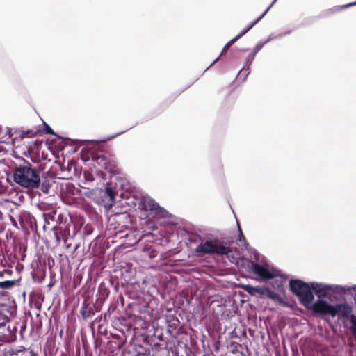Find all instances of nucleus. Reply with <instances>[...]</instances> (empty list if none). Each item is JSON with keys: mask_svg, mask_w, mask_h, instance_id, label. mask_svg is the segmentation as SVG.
<instances>
[{"mask_svg": "<svg viewBox=\"0 0 356 356\" xmlns=\"http://www.w3.org/2000/svg\"><path fill=\"white\" fill-rule=\"evenodd\" d=\"M240 38H241V36L239 34L236 35L234 38H233L231 40H229L227 43V46H231L232 44H234Z\"/></svg>", "mask_w": 356, "mask_h": 356, "instance_id": "obj_38", "label": "nucleus"}, {"mask_svg": "<svg viewBox=\"0 0 356 356\" xmlns=\"http://www.w3.org/2000/svg\"><path fill=\"white\" fill-rule=\"evenodd\" d=\"M168 327L170 328H175V329L177 325H179V321L177 318H176V319L174 318L172 321H168Z\"/></svg>", "mask_w": 356, "mask_h": 356, "instance_id": "obj_33", "label": "nucleus"}, {"mask_svg": "<svg viewBox=\"0 0 356 356\" xmlns=\"http://www.w3.org/2000/svg\"><path fill=\"white\" fill-rule=\"evenodd\" d=\"M236 356H245V355H244L243 353L240 352L237 354Z\"/></svg>", "mask_w": 356, "mask_h": 356, "instance_id": "obj_45", "label": "nucleus"}, {"mask_svg": "<svg viewBox=\"0 0 356 356\" xmlns=\"http://www.w3.org/2000/svg\"><path fill=\"white\" fill-rule=\"evenodd\" d=\"M54 235H55L56 241H60L63 240V236L58 234V230H54Z\"/></svg>", "mask_w": 356, "mask_h": 356, "instance_id": "obj_39", "label": "nucleus"}, {"mask_svg": "<svg viewBox=\"0 0 356 356\" xmlns=\"http://www.w3.org/2000/svg\"><path fill=\"white\" fill-rule=\"evenodd\" d=\"M265 44L266 42H259L255 46L252 52L250 54L245 58V64L251 63L254 59L256 54L264 47Z\"/></svg>", "mask_w": 356, "mask_h": 356, "instance_id": "obj_15", "label": "nucleus"}, {"mask_svg": "<svg viewBox=\"0 0 356 356\" xmlns=\"http://www.w3.org/2000/svg\"><path fill=\"white\" fill-rule=\"evenodd\" d=\"M257 24L254 21L251 22L249 24H248L238 34L242 37L245 33H247L254 26Z\"/></svg>", "mask_w": 356, "mask_h": 356, "instance_id": "obj_28", "label": "nucleus"}, {"mask_svg": "<svg viewBox=\"0 0 356 356\" xmlns=\"http://www.w3.org/2000/svg\"><path fill=\"white\" fill-rule=\"evenodd\" d=\"M189 241L191 243H198L195 251L201 255L222 256L232 252L231 243L229 241L221 239L210 233L192 234Z\"/></svg>", "mask_w": 356, "mask_h": 356, "instance_id": "obj_2", "label": "nucleus"}, {"mask_svg": "<svg viewBox=\"0 0 356 356\" xmlns=\"http://www.w3.org/2000/svg\"><path fill=\"white\" fill-rule=\"evenodd\" d=\"M312 288L314 294L318 300H332L334 294L341 296L347 294V286L339 284H327L322 282H312Z\"/></svg>", "mask_w": 356, "mask_h": 356, "instance_id": "obj_5", "label": "nucleus"}, {"mask_svg": "<svg viewBox=\"0 0 356 356\" xmlns=\"http://www.w3.org/2000/svg\"><path fill=\"white\" fill-rule=\"evenodd\" d=\"M277 0H273V1L271 3V4L266 9V10L255 20L256 24H257L261 19L267 14V13L269 11V10L271 8V7L275 3V2Z\"/></svg>", "mask_w": 356, "mask_h": 356, "instance_id": "obj_29", "label": "nucleus"}, {"mask_svg": "<svg viewBox=\"0 0 356 356\" xmlns=\"http://www.w3.org/2000/svg\"><path fill=\"white\" fill-rule=\"evenodd\" d=\"M239 231H240V236L238 237V241H242V240H245V237L243 235V233H242V231L241 229H239Z\"/></svg>", "mask_w": 356, "mask_h": 356, "instance_id": "obj_43", "label": "nucleus"}, {"mask_svg": "<svg viewBox=\"0 0 356 356\" xmlns=\"http://www.w3.org/2000/svg\"><path fill=\"white\" fill-rule=\"evenodd\" d=\"M293 30H289V31H286L282 33H280L278 34V35H281V38H282L283 37L287 35H289L292 33Z\"/></svg>", "mask_w": 356, "mask_h": 356, "instance_id": "obj_42", "label": "nucleus"}, {"mask_svg": "<svg viewBox=\"0 0 356 356\" xmlns=\"http://www.w3.org/2000/svg\"><path fill=\"white\" fill-rule=\"evenodd\" d=\"M230 47V46H227V44H225V46L224 47L223 49L222 50V51H221L220 54V55H219V56H218L215 59V60H214V61H213V63H211V65H209V67H208L204 70V72H206V71H207L209 67H211L212 65H213L215 63H216L219 60V59H220V56L222 55V54H223L224 51H225L227 48H228V47Z\"/></svg>", "mask_w": 356, "mask_h": 356, "instance_id": "obj_34", "label": "nucleus"}, {"mask_svg": "<svg viewBox=\"0 0 356 356\" xmlns=\"http://www.w3.org/2000/svg\"><path fill=\"white\" fill-rule=\"evenodd\" d=\"M115 230L113 237L116 239L118 238L122 240V242L123 243V241L127 236L129 229L127 227H125L124 229H123V227H120L118 228H115Z\"/></svg>", "mask_w": 356, "mask_h": 356, "instance_id": "obj_16", "label": "nucleus"}, {"mask_svg": "<svg viewBox=\"0 0 356 356\" xmlns=\"http://www.w3.org/2000/svg\"><path fill=\"white\" fill-rule=\"evenodd\" d=\"M17 328L6 321L0 322V343H10L16 340Z\"/></svg>", "mask_w": 356, "mask_h": 356, "instance_id": "obj_7", "label": "nucleus"}, {"mask_svg": "<svg viewBox=\"0 0 356 356\" xmlns=\"http://www.w3.org/2000/svg\"><path fill=\"white\" fill-rule=\"evenodd\" d=\"M44 207H46L44 204V205H40V209H44Z\"/></svg>", "mask_w": 356, "mask_h": 356, "instance_id": "obj_47", "label": "nucleus"}, {"mask_svg": "<svg viewBox=\"0 0 356 356\" xmlns=\"http://www.w3.org/2000/svg\"><path fill=\"white\" fill-rule=\"evenodd\" d=\"M143 238V235L136 230L129 229L127 236L123 241V243L127 246H132L139 242Z\"/></svg>", "mask_w": 356, "mask_h": 356, "instance_id": "obj_12", "label": "nucleus"}, {"mask_svg": "<svg viewBox=\"0 0 356 356\" xmlns=\"http://www.w3.org/2000/svg\"><path fill=\"white\" fill-rule=\"evenodd\" d=\"M243 68H241L238 72V75L241 73L242 70H243Z\"/></svg>", "mask_w": 356, "mask_h": 356, "instance_id": "obj_48", "label": "nucleus"}, {"mask_svg": "<svg viewBox=\"0 0 356 356\" xmlns=\"http://www.w3.org/2000/svg\"><path fill=\"white\" fill-rule=\"evenodd\" d=\"M23 353L24 356H38L37 353H35L32 350H26L25 348L24 350H19L15 354L17 355L18 353Z\"/></svg>", "mask_w": 356, "mask_h": 356, "instance_id": "obj_27", "label": "nucleus"}, {"mask_svg": "<svg viewBox=\"0 0 356 356\" xmlns=\"http://www.w3.org/2000/svg\"><path fill=\"white\" fill-rule=\"evenodd\" d=\"M13 275V270L10 268L0 270V279L10 277Z\"/></svg>", "mask_w": 356, "mask_h": 356, "instance_id": "obj_24", "label": "nucleus"}, {"mask_svg": "<svg viewBox=\"0 0 356 356\" xmlns=\"http://www.w3.org/2000/svg\"><path fill=\"white\" fill-rule=\"evenodd\" d=\"M266 296L268 297L269 298L273 300H277V301H281L282 300V298L280 296V295H279L277 293L270 290L268 289V290L267 291V294H266Z\"/></svg>", "mask_w": 356, "mask_h": 356, "instance_id": "obj_21", "label": "nucleus"}, {"mask_svg": "<svg viewBox=\"0 0 356 356\" xmlns=\"http://www.w3.org/2000/svg\"><path fill=\"white\" fill-rule=\"evenodd\" d=\"M245 78L250 73V70L249 67H248L246 70H245Z\"/></svg>", "mask_w": 356, "mask_h": 356, "instance_id": "obj_44", "label": "nucleus"}, {"mask_svg": "<svg viewBox=\"0 0 356 356\" xmlns=\"http://www.w3.org/2000/svg\"><path fill=\"white\" fill-rule=\"evenodd\" d=\"M258 291H257V294H260L261 296H266V294H267V291L268 290V289L266 288V287H263V286H258Z\"/></svg>", "mask_w": 356, "mask_h": 356, "instance_id": "obj_36", "label": "nucleus"}, {"mask_svg": "<svg viewBox=\"0 0 356 356\" xmlns=\"http://www.w3.org/2000/svg\"><path fill=\"white\" fill-rule=\"evenodd\" d=\"M350 294L356 302V284L347 286V294Z\"/></svg>", "mask_w": 356, "mask_h": 356, "instance_id": "obj_25", "label": "nucleus"}, {"mask_svg": "<svg viewBox=\"0 0 356 356\" xmlns=\"http://www.w3.org/2000/svg\"><path fill=\"white\" fill-rule=\"evenodd\" d=\"M280 39H281V35H275L274 34H270L268 36V40L266 41H265L264 42H266V44H267L268 42H269L270 41L275 40H280Z\"/></svg>", "mask_w": 356, "mask_h": 356, "instance_id": "obj_35", "label": "nucleus"}, {"mask_svg": "<svg viewBox=\"0 0 356 356\" xmlns=\"http://www.w3.org/2000/svg\"><path fill=\"white\" fill-rule=\"evenodd\" d=\"M102 203L105 207H112L115 202L116 192L114 190L112 183H106L104 188L101 191Z\"/></svg>", "mask_w": 356, "mask_h": 356, "instance_id": "obj_9", "label": "nucleus"}, {"mask_svg": "<svg viewBox=\"0 0 356 356\" xmlns=\"http://www.w3.org/2000/svg\"><path fill=\"white\" fill-rule=\"evenodd\" d=\"M125 131H126V130H124V131H120V132H119V133H117V134H113V135L109 136H108V137H106V138H102V139L99 140V142H101V143H105V142H106L107 140H111V139H113V138H114L117 137L118 136L121 135L122 134L124 133Z\"/></svg>", "mask_w": 356, "mask_h": 356, "instance_id": "obj_30", "label": "nucleus"}, {"mask_svg": "<svg viewBox=\"0 0 356 356\" xmlns=\"http://www.w3.org/2000/svg\"><path fill=\"white\" fill-rule=\"evenodd\" d=\"M355 5H356V1L342 6L340 10H342V9H344V8H347L351 7L353 6H355Z\"/></svg>", "mask_w": 356, "mask_h": 356, "instance_id": "obj_40", "label": "nucleus"}, {"mask_svg": "<svg viewBox=\"0 0 356 356\" xmlns=\"http://www.w3.org/2000/svg\"><path fill=\"white\" fill-rule=\"evenodd\" d=\"M5 129H6L5 136H8V138H10L12 136L11 129L9 127H6Z\"/></svg>", "mask_w": 356, "mask_h": 356, "instance_id": "obj_41", "label": "nucleus"}, {"mask_svg": "<svg viewBox=\"0 0 356 356\" xmlns=\"http://www.w3.org/2000/svg\"><path fill=\"white\" fill-rule=\"evenodd\" d=\"M17 280H3L0 281V289H12L17 282Z\"/></svg>", "mask_w": 356, "mask_h": 356, "instance_id": "obj_17", "label": "nucleus"}, {"mask_svg": "<svg viewBox=\"0 0 356 356\" xmlns=\"http://www.w3.org/2000/svg\"><path fill=\"white\" fill-rule=\"evenodd\" d=\"M244 290L251 296H255L258 291V286H253L249 284L244 285Z\"/></svg>", "mask_w": 356, "mask_h": 356, "instance_id": "obj_20", "label": "nucleus"}, {"mask_svg": "<svg viewBox=\"0 0 356 356\" xmlns=\"http://www.w3.org/2000/svg\"><path fill=\"white\" fill-rule=\"evenodd\" d=\"M353 307L348 303L334 304V316H341L343 318L348 320L350 323L352 321Z\"/></svg>", "mask_w": 356, "mask_h": 356, "instance_id": "obj_10", "label": "nucleus"}, {"mask_svg": "<svg viewBox=\"0 0 356 356\" xmlns=\"http://www.w3.org/2000/svg\"><path fill=\"white\" fill-rule=\"evenodd\" d=\"M93 232V228L91 225H86L83 229V234L85 236H89Z\"/></svg>", "mask_w": 356, "mask_h": 356, "instance_id": "obj_31", "label": "nucleus"}, {"mask_svg": "<svg viewBox=\"0 0 356 356\" xmlns=\"http://www.w3.org/2000/svg\"><path fill=\"white\" fill-rule=\"evenodd\" d=\"M312 308L316 314L334 317V305L329 303L325 300H317L313 303Z\"/></svg>", "mask_w": 356, "mask_h": 356, "instance_id": "obj_8", "label": "nucleus"}, {"mask_svg": "<svg viewBox=\"0 0 356 356\" xmlns=\"http://www.w3.org/2000/svg\"><path fill=\"white\" fill-rule=\"evenodd\" d=\"M289 289L305 307L308 308L314 302V295L312 291V282L307 283L299 279L291 280Z\"/></svg>", "mask_w": 356, "mask_h": 356, "instance_id": "obj_4", "label": "nucleus"}, {"mask_svg": "<svg viewBox=\"0 0 356 356\" xmlns=\"http://www.w3.org/2000/svg\"><path fill=\"white\" fill-rule=\"evenodd\" d=\"M24 136L27 138H33L35 137L37 134L33 130H28L24 133Z\"/></svg>", "mask_w": 356, "mask_h": 356, "instance_id": "obj_37", "label": "nucleus"}, {"mask_svg": "<svg viewBox=\"0 0 356 356\" xmlns=\"http://www.w3.org/2000/svg\"><path fill=\"white\" fill-rule=\"evenodd\" d=\"M7 261L6 260L5 250L2 246H0V266L6 267Z\"/></svg>", "mask_w": 356, "mask_h": 356, "instance_id": "obj_22", "label": "nucleus"}, {"mask_svg": "<svg viewBox=\"0 0 356 356\" xmlns=\"http://www.w3.org/2000/svg\"><path fill=\"white\" fill-rule=\"evenodd\" d=\"M98 291L103 296H105V297H108L109 295V291L106 289V287L105 286V284L104 283H101L99 285Z\"/></svg>", "mask_w": 356, "mask_h": 356, "instance_id": "obj_26", "label": "nucleus"}, {"mask_svg": "<svg viewBox=\"0 0 356 356\" xmlns=\"http://www.w3.org/2000/svg\"><path fill=\"white\" fill-rule=\"evenodd\" d=\"M350 330L353 336L356 339V315H353L350 322Z\"/></svg>", "mask_w": 356, "mask_h": 356, "instance_id": "obj_23", "label": "nucleus"}, {"mask_svg": "<svg viewBox=\"0 0 356 356\" xmlns=\"http://www.w3.org/2000/svg\"><path fill=\"white\" fill-rule=\"evenodd\" d=\"M57 211L56 209H53L49 212H44L43 213L44 219L46 222H49V220L54 221L56 218V214Z\"/></svg>", "mask_w": 356, "mask_h": 356, "instance_id": "obj_18", "label": "nucleus"}, {"mask_svg": "<svg viewBox=\"0 0 356 356\" xmlns=\"http://www.w3.org/2000/svg\"><path fill=\"white\" fill-rule=\"evenodd\" d=\"M250 268L255 275L262 280H271V285L278 291L284 290V284L287 280V276L280 273L279 270L275 269L268 264H259L252 262Z\"/></svg>", "mask_w": 356, "mask_h": 356, "instance_id": "obj_3", "label": "nucleus"}, {"mask_svg": "<svg viewBox=\"0 0 356 356\" xmlns=\"http://www.w3.org/2000/svg\"><path fill=\"white\" fill-rule=\"evenodd\" d=\"M69 220H72L71 219H68L67 217L62 213H59L56 218V225H64L68 223Z\"/></svg>", "mask_w": 356, "mask_h": 356, "instance_id": "obj_19", "label": "nucleus"}, {"mask_svg": "<svg viewBox=\"0 0 356 356\" xmlns=\"http://www.w3.org/2000/svg\"><path fill=\"white\" fill-rule=\"evenodd\" d=\"M247 50H248V49H243L242 51H247Z\"/></svg>", "mask_w": 356, "mask_h": 356, "instance_id": "obj_49", "label": "nucleus"}, {"mask_svg": "<svg viewBox=\"0 0 356 356\" xmlns=\"http://www.w3.org/2000/svg\"><path fill=\"white\" fill-rule=\"evenodd\" d=\"M80 313L84 320H88L95 313V305L91 304L89 300L84 299L81 305Z\"/></svg>", "mask_w": 356, "mask_h": 356, "instance_id": "obj_11", "label": "nucleus"}, {"mask_svg": "<svg viewBox=\"0 0 356 356\" xmlns=\"http://www.w3.org/2000/svg\"><path fill=\"white\" fill-rule=\"evenodd\" d=\"M14 181L26 188L40 189L43 193L49 194L54 181L51 178L42 176L35 167L28 161L22 159V163L13 170Z\"/></svg>", "mask_w": 356, "mask_h": 356, "instance_id": "obj_1", "label": "nucleus"}, {"mask_svg": "<svg viewBox=\"0 0 356 356\" xmlns=\"http://www.w3.org/2000/svg\"><path fill=\"white\" fill-rule=\"evenodd\" d=\"M92 161L95 163V166L99 169H107L109 165L108 159L102 154H92Z\"/></svg>", "mask_w": 356, "mask_h": 356, "instance_id": "obj_13", "label": "nucleus"}, {"mask_svg": "<svg viewBox=\"0 0 356 356\" xmlns=\"http://www.w3.org/2000/svg\"><path fill=\"white\" fill-rule=\"evenodd\" d=\"M72 225V220L64 225H56L53 227V230H58V234L63 236V241H67V237L70 236V227Z\"/></svg>", "mask_w": 356, "mask_h": 356, "instance_id": "obj_14", "label": "nucleus"}, {"mask_svg": "<svg viewBox=\"0 0 356 356\" xmlns=\"http://www.w3.org/2000/svg\"><path fill=\"white\" fill-rule=\"evenodd\" d=\"M140 207L147 212L152 218H166L169 214L164 208L161 207L150 197H143L140 200Z\"/></svg>", "mask_w": 356, "mask_h": 356, "instance_id": "obj_6", "label": "nucleus"}, {"mask_svg": "<svg viewBox=\"0 0 356 356\" xmlns=\"http://www.w3.org/2000/svg\"><path fill=\"white\" fill-rule=\"evenodd\" d=\"M154 257H155V255H154V254H153V253H152V252H151V254H149V257H150V258H154Z\"/></svg>", "mask_w": 356, "mask_h": 356, "instance_id": "obj_46", "label": "nucleus"}, {"mask_svg": "<svg viewBox=\"0 0 356 356\" xmlns=\"http://www.w3.org/2000/svg\"><path fill=\"white\" fill-rule=\"evenodd\" d=\"M44 131H45L46 134H50V135H54V136H56V133L54 132V131L51 128V127L49 125H48L47 123L44 122Z\"/></svg>", "mask_w": 356, "mask_h": 356, "instance_id": "obj_32", "label": "nucleus"}]
</instances>
